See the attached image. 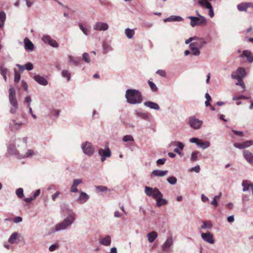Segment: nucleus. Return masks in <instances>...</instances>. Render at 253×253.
<instances>
[{"instance_id":"obj_33","label":"nucleus","mask_w":253,"mask_h":253,"mask_svg":"<svg viewBox=\"0 0 253 253\" xmlns=\"http://www.w3.org/2000/svg\"><path fill=\"white\" fill-rule=\"evenodd\" d=\"M13 124L10 125V127L12 130H18L20 128V126L22 124V123H17L15 121L13 120Z\"/></svg>"},{"instance_id":"obj_58","label":"nucleus","mask_w":253,"mask_h":253,"mask_svg":"<svg viewBox=\"0 0 253 253\" xmlns=\"http://www.w3.org/2000/svg\"><path fill=\"white\" fill-rule=\"evenodd\" d=\"M41 193V190L40 189H38L33 194V198H34V199H35L36 197H37L38 196L40 195Z\"/></svg>"},{"instance_id":"obj_8","label":"nucleus","mask_w":253,"mask_h":253,"mask_svg":"<svg viewBox=\"0 0 253 253\" xmlns=\"http://www.w3.org/2000/svg\"><path fill=\"white\" fill-rule=\"evenodd\" d=\"M201 235L202 239L205 242L211 244H214V240L213 239V235L211 232L202 233Z\"/></svg>"},{"instance_id":"obj_46","label":"nucleus","mask_w":253,"mask_h":253,"mask_svg":"<svg viewBox=\"0 0 253 253\" xmlns=\"http://www.w3.org/2000/svg\"><path fill=\"white\" fill-rule=\"evenodd\" d=\"M51 39V38L49 36H47V35L44 36L42 38V40L44 42L47 43L48 44H49Z\"/></svg>"},{"instance_id":"obj_23","label":"nucleus","mask_w":253,"mask_h":253,"mask_svg":"<svg viewBox=\"0 0 253 253\" xmlns=\"http://www.w3.org/2000/svg\"><path fill=\"white\" fill-rule=\"evenodd\" d=\"M144 104L145 106H146L148 107H149L151 109H155L156 110H158L160 109V107L157 103H154V102H153L151 101L145 102L144 103Z\"/></svg>"},{"instance_id":"obj_32","label":"nucleus","mask_w":253,"mask_h":253,"mask_svg":"<svg viewBox=\"0 0 253 253\" xmlns=\"http://www.w3.org/2000/svg\"><path fill=\"white\" fill-rule=\"evenodd\" d=\"M125 34L128 39H131L134 35V31L127 28L125 30Z\"/></svg>"},{"instance_id":"obj_41","label":"nucleus","mask_w":253,"mask_h":253,"mask_svg":"<svg viewBox=\"0 0 253 253\" xmlns=\"http://www.w3.org/2000/svg\"><path fill=\"white\" fill-rule=\"evenodd\" d=\"M83 59L87 63H89L90 62L89 54L86 52H85L83 54Z\"/></svg>"},{"instance_id":"obj_26","label":"nucleus","mask_w":253,"mask_h":253,"mask_svg":"<svg viewBox=\"0 0 253 253\" xmlns=\"http://www.w3.org/2000/svg\"><path fill=\"white\" fill-rule=\"evenodd\" d=\"M8 153L12 155H16L17 153V150L16 148V147L13 144L9 145L7 149Z\"/></svg>"},{"instance_id":"obj_15","label":"nucleus","mask_w":253,"mask_h":253,"mask_svg":"<svg viewBox=\"0 0 253 253\" xmlns=\"http://www.w3.org/2000/svg\"><path fill=\"white\" fill-rule=\"evenodd\" d=\"M98 153L100 156L102 157V158L110 157L111 155V151L108 148H107L105 149H100L99 150Z\"/></svg>"},{"instance_id":"obj_28","label":"nucleus","mask_w":253,"mask_h":253,"mask_svg":"<svg viewBox=\"0 0 253 253\" xmlns=\"http://www.w3.org/2000/svg\"><path fill=\"white\" fill-rule=\"evenodd\" d=\"M195 46L196 45L194 44V43H191L190 44V47L192 50L193 54L196 56L199 55L200 53V50L197 47H195Z\"/></svg>"},{"instance_id":"obj_18","label":"nucleus","mask_w":253,"mask_h":253,"mask_svg":"<svg viewBox=\"0 0 253 253\" xmlns=\"http://www.w3.org/2000/svg\"><path fill=\"white\" fill-rule=\"evenodd\" d=\"M34 79L37 82L41 85H45L47 84L48 83L47 80L42 77L39 75H36L34 76Z\"/></svg>"},{"instance_id":"obj_52","label":"nucleus","mask_w":253,"mask_h":253,"mask_svg":"<svg viewBox=\"0 0 253 253\" xmlns=\"http://www.w3.org/2000/svg\"><path fill=\"white\" fill-rule=\"evenodd\" d=\"M12 220L15 223H17L21 222L22 221V218L20 216H16L13 218Z\"/></svg>"},{"instance_id":"obj_16","label":"nucleus","mask_w":253,"mask_h":253,"mask_svg":"<svg viewBox=\"0 0 253 253\" xmlns=\"http://www.w3.org/2000/svg\"><path fill=\"white\" fill-rule=\"evenodd\" d=\"M24 44L26 50L32 51L34 49L33 43L27 38L24 39Z\"/></svg>"},{"instance_id":"obj_53","label":"nucleus","mask_w":253,"mask_h":253,"mask_svg":"<svg viewBox=\"0 0 253 253\" xmlns=\"http://www.w3.org/2000/svg\"><path fill=\"white\" fill-rule=\"evenodd\" d=\"M79 27L81 29V30L83 31V32L85 34V35H87V33H88V30L84 28L83 25L81 23L79 24Z\"/></svg>"},{"instance_id":"obj_29","label":"nucleus","mask_w":253,"mask_h":253,"mask_svg":"<svg viewBox=\"0 0 253 253\" xmlns=\"http://www.w3.org/2000/svg\"><path fill=\"white\" fill-rule=\"evenodd\" d=\"M183 20V19L179 16H171L169 18L165 20V21H181Z\"/></svg>"},{"instance_id":"obj_36","label":"nucleus","mask_w":253,"mask_h":253,"mask_svg":"<svg viewBox=\"0 0 253 253\" xmlns=\"http://www.w3.org/2000/svg\"><path fill=\"white\" fill-rule=\"evenodd\" d=\"M16 194L17 197L20 199L24 197L23 189L22 188H19L16 190Z\"/></svg>"},{"instance_id":"obj_55","label":"nucleus","mask_w":253,"mask_h":253,"mask_svg":"<svg viewBox=\"0 0 253 253\" xmlns=\"http://www.w3.org/2000/svg\"><path fill=\"white\" fill-rule=\"evenodd\" d=\"M34 152L32 150H29L28 152L26 153L25 157H32L34 155Z\"/></svg>"},{"instance_id":"obj_25","label":"nucleus","mask_w":253,"mask_h":253,"mask_svg":"<svg viewBox=\"0 0 253 253\" xmlns=\"http://www.w3.org/2000/svg\"><path fill=\"white\" fill-rule=\"evenodd\" d=\"M198 3L202 7H205L207 9L211 8V4L207 0H199Z\"/></svg>"},{"instance_id":"obj_44","label":"nucleus","mask_w":253,"mask_h":253,"mask_svg":"<svg viewBox=\"0 0 253 253\" xmlns=\"http://www.w3.org/2000/svg\"><path fill=\"white\" fill-rule=\"evenodd\" d=\"M238 72L242 77H244L246 76V71L243 68H239Z\"/></svg>"},{"instance_id":"obj_4","label":"nucleus","mask_w":253,"mask_h":253,"mask_svg":"<svg viewBox=\"0 0 253 253\" xmlns=\"http://www.w3.org/2000/svg\"><path fill=\"white\" fill-rule=\"evenodd\" d=\"M198 15L200 16V17L194 16H189L188 17V18L191 20L190 25L193 27H194L197 25H205L207 22L204 17L200 16L199 14H198Z\"/></svg>"},{"instance_id":"obj_35","label":"nucleus","mask_w":253,"mask_h":253,"mask_svg":"<svg viewBox=\"0 0 253 253\" xmlns=\"http://www.w3.org/2000/svg\"><path fill=\"white\" fill-rule=\"evenodd\" d=\"M9 99L10 103L12 106H16V105H17V101L16 97L9 95Z\"/></svg>"},{"instance_id":"obj_37","label":"nucleus","mask_w":253,"mask_h":253,"mask_svg":"<svg viewBox=\"0 0 253 253\" xmlns=\"http://www.w3.org/2000/svg\"><path fill=\"white\" fill-rule=\"evenodd\" d=\"M167 181L171 185H174L176 183L177 179L174 176H170L167 178Z\"/></svg>"},{"instance_id":"obj_50","label":"nucleus","mask_w":253,"mask_h":253,"mask_svg":"<svg viewBox=\"0 0 253 253\" xmlns=\"http://www.w3.org/2000/svg\"><path fill=\"white\" fill-rule=\"evenodd\" d=\"M9 95L12 96L16 97V92L14 88L13 87H11L9 89Z\"/></svg>"},{"instance_id":"obj_45","label":"nucleus","mask_w":253,"mask_h":253,"mask_svg":"<svg viewBox=\"0 0 253 253\" xmlns=\"http://www.w3.org/2000/svg\"><path fill=\"white\" fill-rule=\"evenodd\" d=\"M123 140L125 142L133 141V138L131 135H125L123 137Z\"/></svg>"},{"instance_id":"obj_21","label":"nucleus","mask_w":253,"mask_h":253,"mask_svg":"<svg viewBox=\"0 0 253 253\" xmlns=\"http://www.w3.org/2000/svg\"><path fill=\"white\" fill-rule=\"evenodd\" d=\"M147 236L149 243H153L157 238L158 234L156 231H152L147 234Z\"/></svg>"},{"instance_id":"obj_5","label":"nucleus","mask_w":253,"mask_h":253,"mask_svg":"<svg viewBox=\"0 0 253 253\" xmlns=\"http://www.w3.org/2000/svg\"><path fill=\"white\" fill-rule=\"evenodd\" d=\"M82 148L84 152L88 156H90L94 152V148L89 142H86L83 144Z\"/></svg>"},{"instance_id":"obj_27","label":"nucleus","mask_w":253,"mask_h":253,"mask_svg":"<svg viewBox=\"0 0 253 253\" xmlns=\"http://www.w3.org/2000/svg\"><path fill=\"white\" fill-rule=\"evenodd\" d=\"M18 233L16 232L13 233L8 239V242L10 244L15 243L16 239L18 238Z\"/></svg>"},{"instance_id":"obj_1","label":"nucleus","mask_w":253,"mask_h":253,"mask_svg":"<svg viewBox=\"0 0 253 253\" xmlns=\"http://www.w3.org/2000/svg\"><path fill=\"white\" fill-rule=\"evenodd\" d=\"M61 209L67 214V216L62 222L55 226L54 232L66 230L74 223L76 219L75 213L69 206L64 205L62 207Z\"/></svg>"},{"instance_id":"obj_57","label":"nucleus","mask_w":253,"mask_h":253,"mask_svg":"<svg viewBox=\"0 0 253 253\" xmlns=\"http://www.w3.org/2000/svg\"><path fill=\"white\" fill-rule=\"evenodd\" d=\"M58 247V245L57 244H53L50 246L49 248V250L50 252H53L55 251Z\"/></svg>"},{"instance_id":"obj_9","label":"nucleus","mask_w":253,"mask_h":253,"mask_svg":"<svg viewBox=\"0 0 253 253\" xmlns=\"http://www.w3.org/2000/svg\"><path fill=\"white\" fill-rule=\"evenodd\" d=\"M173 239L171 236L169 237L163 244L162 248L163 251L168 252L173 244Z\"/></svg>"},{"instance_id":"obj_19","label":"nucleus","mask_w":253,"mask_h":253,"mask_svg":"<svg viewBox=\"0 0 253 253\" xmlns=\"http://www.w3.org/2000/svg\"><path fill=\"white\" fill-rule=\"evenodd\" d=\"M168 173V170H161L159 169L154 170L151 173V175L154 176L163 177L165 176Z\"/></svg>"},{"instance_id":"obj_38","label":"nucleus","mask_w":253,"mask_h":253,"mask_svg":"<svg viewBox=\"0 0 253 253\" xmlns=\"http://www.w3.org/2000/svg\"><path fill=\"white\" fill-rule=\"evenodd\" d=\"M62 75L63 77L67 79V81H69L70 80V73L68 71L64 70L62 72Z\"/></svg>"},{"instance_id":"obj_10","label":"nucleus","mask_w":253,"mask_h":253,"mask_svg":"<svg viewBox=\"0 0 253 253\" xmlns=\"http://www.w3.org/2000/svg\"><path fill=\"white\" fill-rule=\"evenodd\" d=\"M80 196L77 199L78 202L81 204L85 203L89 199V196L83 191H80Z\"/></svg>"},{"instance_id":"obj_7","label":"nucleus","mask_w":253,"mask_h":253,"mask_svg":"<svg viewBox=\"0 0 253 253\" xmlns=\"http://www.w3.org/2000/svg\"><path fill=\"white\" fill-rule=\"evenodd\" d=\"M170 147L175 146V148L174 149L173 151L179 154L180 157H182L181 153L180 151L181 150H183L184 148V144L179 141H173L170 144Z\"/></svg>"},{"instance_id":"obj_34","label":"nucleus","mask_w":253,"mask_h":253,"mask_svg":"<svg viewBox=\"0 0 253 253\" xmlns=\"http://www.w3.org/2000/svg\"><path fill=\"white\" fill-rule=\"evenodd\" d=\"M197 40V42H194V44L197 46H198V47H202L205 44V42L202 39H198L197 38V39H196Z\"/></svg>"},{"instance_id":"obj_61","label":"nucleus","mask_w":253,"mask_h":253,"mask_svg":"<svg viewBox=\"0 0 253 253\" xmlns=\"http://www.w3.org/2000/svg\"><path fill=\"white\" fill-rule=\"evenodd\" d=\"M18 108V104L16 105V106H12V108L10 110V112L12 114H14L16 112V110Z\"/></svg>"},{"instance_id":"obj_39","label":"nucleus","mask_w":253,"mask_h":253,"mask_svg":"<svg viewBox=\"0 0 253 253\" xmlns=\"http://www.w3.org/2000/svg\"><path fill=\"white\" fill-rule=\"evenodd\" d=\"M95 189L98 192H106L108 190L107 187L105 186H96Z\"/></svg>"},{"instance_id":"obj_63","label":"nucleus","mask_w":253,"mask_h":253,"mask_svg":"<svg viewBox=\"0 0 253 253\" xmlns=\"http://www.w3.org/2000/svg\"><path fill=\"white\" fill-rule=\"evenodd\" d=\"M227 219L228 222H229V223H232L235 220L234 215H233L229 216L227 217Z\"/></svg>"},{"instance_id":"obj_42","label":"nucleus","mask_w":253,"mask_h":253,"mask_svg":"<svg viewBox=\"0 0 253 253\" xmlns=\"http://www.w3.org/2000/svg\"><path fill=\"white\" fill-rule=\"evenodd\" d=\"M137 116L144 120H146L149 117V115L147 113H138L137 114Z\"/></svg>"},{"instance_id":"obj_31","label":"nucleus","mask_w":253,"mask_h":253,"mask_svg":"<svg viewBox=\"0 0 253 253\" xmlns=\"http://www.w3.org/2000/svg\"><path fill=\"white\" fill-rule=\"evenodd\" d=\"M0 71L1 75L3 76L4 81H6L7 79L6 75L8 72L7 69L4 67L3 66H1L0 67Z\"/></svg>"},{"instance_id":"obj_40","label":"nucleus","mask_w":253,"mask_h":253,"mask_svg":"<svg viewBox=\"0 0 253 253\" xmlns=\"http://www.w3.org/2000/svg\"><path fill=\"white\" fill-rule=\"evenodd\" d=\"M148 84L153 91H157L158 90V88L155 85V84L152 82V81H149Z\"/></svg>"},{"instance_id":"obj_60","label":"nucleus","mask_w":253,"mask_h":253,"mask_svg":"<svg viewBox=\"0 0 253 253\" xmlns=\"http://www.w3.org/2000/svg\"><path fill=\"white\" fill-rule=\"evenodd\" d=\"M166 159H158L157 161V164L158 165H162L165 164Z\"/></svg>"},{"instance_id":"obj_17","label":"nucleus","mask_w":253,"mask_h":253,"mask_svg":"<svg viewBox=\"0 0 253 253\" xmlns=\"http://www.w3.org/2000/svg\"><path fill=\"white\" fill-rule=\"evenodd\" d=\"M17 66L18 67L19 71L21 72H22L25 69H26L28 71H30L33 69V65L30 62L27 63V64H25V66H22L20 64H17Z\"/></svg>"},{"instance_id":"obj_62","label":"nucleus","mask_w":253,"mask_h":253,"mask_svg":"<svg viewBox=\"0 0 253 253\" xmlns=\"http://www.w3.org/2000/svg\"><path fill=\"white\" fill-rule=\"evenodd\" d=\"M199 139L197 138H192L190 139V142L191 143H195L197 145H198V142H199Z\"/></svg>"},{"instance_id":"obj_48","label":"nucleus","mask_w":253,"mask_h":253,"mask_svg":"<svg viewBox=\"0 0 253 253\" xmlns=\"http://www.w3.org/2000/svg\"><path fill=\"white\" fill-rule=\"evenodd\" d=\"M6 15L4 11H2L0 12V21L3 22L5 20Z\"/></svg>"},{"instance_id":"obj_49","label":"nucleus","mask_w":253,"mask_h":253,"mask_svg":"<svg viewBox=\"0 0 253 253\" xmlns=\"http://www.w3.org/2000/svg\"><path fill=\"white\" fill-rule=\"evenodd\" d=\"M49 44L53 47H57L58 46V44L56 42V41H55L54 40H53L52 39H51V40L49 43Z\"/></svg>"},{"instance_id":"obj_43","label":"nucleus","mask_w":253,"mask_h":253,"mask_svg":"<svg viewBox=\"0 0 253 253\" xmlns=\"http://www.w3.org/2000/svg\"><path fill=\"white\" fill-rule=\"evenodd\" d=\"M244 156L245 158H253V155L248 151H245L244 152Z\"/></svg>"},{"instance_id":"obj_59","label":"nucleus","mask_w":253,"mask_h":253,"mask_svg":"<svg viewBox=\"0 0 253 253\" xmlns=\"http://www.w3.org/2000/svg\"><path fill=\"white\" fill-rule=\"evenodd\" d=\"M59 113H60V111L58 110H53L51 112V114L52 115L54 116H56V117L59 115Z\"/></svg>"},{"instance_id":"obj_6","label":"nucleus","mask_w":253,"mask_h":253,"mask_svg":"<svg viewBox=\"0 0 253 253\" xmlns=\"http://www.w3.org/2000/svg\"><path fill=\"white\" fill-rule=\"evenodd\" d=\"M189 123L191 127L194 129L199 128L202 125V122L197 119L194 116L189 118Z\"/></svg>"},{"instance_id":"obj_64","label":"nucleus","mask_w":253,"mask_h":253,"mask_svg":"<svg viewBox=\"0 0 253 253\" xmlns=\"http://www.w3.org/2000/svg\"><path fill=\"white\" fill-rule=\"evenodd\" d=\"M21 83H22V86L24 88V89L27 91L28 90L27 84L24 81H22Z\"/></svg>"},{"instance_id":"obj_13","label":"nucleus","mask_w":253,"mask_h":253,"mask_svg":"<svg viewBox=\"0 0 253 253\" xmlns=\"http://www.w3.org/2000/svg\"><path fill=\"white\" fill-rule=\"evenodd\" d=\"M93 29L97 31H106L108 29V25L106 23L98 22L95 24Z\"/></svg>"},{"instance_id":"obj_30","label":"nucleus","mask_w":253,"mask_h":253,"mask_svg":"<svg viewBox=\"0 0 253 253\" xmlns=\"http://www.w3.org/2000/svg\"><path fill=\"white\" fill-rule=\"evenodd\" d=\"M210 145V143L209 142H204L202 140L200 139L199 142L198 143L197 146L200 148L203 149H205L208 148Z\"/></svg>"},{"instance_id":"obj_51","label":"nucleus","mask_w":253,"mask_h":253,"mask_svg":"<svg viewBox=\"0 0 253 253\" xmlns=\"http://www.w3.org/2000/svg\"><path fill=\"white\" fill-rule=\"evenodd\" d=\"M60 194V192L59 191H57L56 192H55L53 195L51 196L52 200L53 201H55L56 198L59 196Z\"/></svg>"},{"instance_id":"obj_3","label":"nucleus","mask_w":253,"mask_h":253,"mask_svg":"<svg viewBox=\"0 0 253 253\" xmlns=\"http://www.w3.org/2000/svg\"><path fill=\"white\" fill-rule=\"evenodd\" d=\"M127 101L131 104L140 103L142 101L141 93L136 89H128L126 91Z\"/></svg>"},{"instance_id":"obj_2","label":"nucleus","mask_w":253,"mask_h":253,"mask_svg":"<svg viewBox=\"0 0 253 253\" xmlns=\"http://www.w3.org/2000/svg\"><path fill=\"white\" fill-rule=\"evenodd\" d=\"M144 192L147 196H152L156 201V206L160 207L168 204V201L163 199V195L157 188H153L146 186Z\"/></svg>"},{"instance_id":"obj_14","label":"nucleus","mask_w":253,"mask_h":253,"mask_svg":"<svg viewBox=\"0 0 253 253\" xmlns=\"http://www.w3.org/2000/svg\"><path fill=\"white\" fill-rule=\"evenodd\" d=\"M82 180L81 179H75L73 182V184L71 186V189H70V192L72 193H77L79 191L77 189L78 186L82 183Z\"/></svg>"},{"instance_id":"obj_11","label":"nucleus","mask_w":253,"mask_h":253,"mask_svg":"<svg viewBox=\"0 0 253 253\" xmlns=\"http://www.w3.org/2000/svg\"><path fill=\"white\" fill-rule=\"evenodd\" d=\"M253 145V140H248L243 143H235L234 146L239 149H244Z\"/></svg>"},{"instance_id":"obj_47","label":"nucleus","mask_w":253,"mask_h":253,"mask_svg":"<svg viewBox=\"0 0 253 253\" xmlns=\"http://www.w3.org/2000/svg\"><path fill=\"white\" fill-rule=\"evenodd\" d=\"M20 80V75L17 71H15L14 74V82L18 83Z\"/></svg>"},{"instance_id":"obj_22","label":"nucleus","mask_w":253,"mask_h":253,"mask_svg":"<svg viewBox=\"0 0 253 253\" xmlns=\"http://www.w3.org/2000/svg\"><path fill=\"white\" fill-rule=\"evenodd\" d=\"M242 56L247 57L249 62L252 63L253 62V55L251 51L249 50H244Z\"/></svg>"},{"instance_id":"obj_54","label":"nucleus","mask_w":253,"mask_h":253,"mask_svg":"<svg viewBox=\"0 0 253 253\" xmlns=\"http://www.w3.org/2000/svg\"><path fill=\"white\" fill-rule=\"evenodd\" d=\"M156 73L162 77H165L166 75V73L164 70H158Z\"/></svg>"},{"instance_id":"obj_56","label":"nucleus","mask_w":253,"mask_h":253,"mask_svg":"<svg viewBox=\"0 0 253 253\" xmlns=\"http://www.w3.org/2000/svg\"><path fill=\"white\" fill-rule=\"evenodd\" d=\"M200 168L199 165H197L194 167L190 169L191 171H194L197 173L199 172L200 171Z\"/></svg>"},{"instance_id":"obj_20","label":"nucleus","mask_w":253,"mask_h":253,"mask_svg":"<svg viewBox=\"0 0 253 253\" xmlns=\"http://www.w3.org/2000/svg\"><path fill=\"white\" fill-rule=\"evenodd\" d=\"M99 242L102 245L108 246L111 243V237L109 235H107L105 238H101Z\"/></svg>"},{"instance_id":"obj_24","label":"nucleus","mask_w":253,"mask_h":253,"mask_svg":"<svg viewBox=\"0 0 253 253\" xmlns=\"http://www.w3.org/2000/svg\"><path fill=\"white\" fill-rule=\"evenodd\" d=\"M203 224L201 226V228L202 229H210L212 227V224L210 220H206L203 221Z\"/></svg>"},{"instance_id":"obj_12","label":"nucleus","mask_w":253,"mask_h":253,"mask_svg":"<svg viewBox=\"0 0 253 253\" xmlns=\"http://www.w3.org/2000/svg\"><path fill=\"white\" fill-rule=\"evenodd\" d=\"M249 7H253V2H242L237 5L238 9L240 11H246Z\"/></svg>"}]
</instances>
